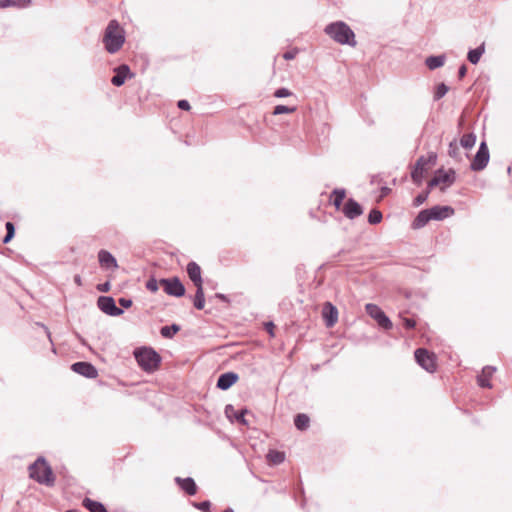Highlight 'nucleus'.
<instances>
[{
	"label": "nucleus",
	"mask_w": 512,
	"mask_h": 512,
	"mask_svg": "<svg viewBox=\"0 0 512 512\" xmlns=\"http://www.w3.org/2000/svg\"><path fill=\"white\" fill-rule=\"evenodd\" d=\"M102 42L110 54L118 52L125 43V31L117 20H110L105 28Z\"/></svg>",
	"instance_id": "f257e3e1"
},
{
	"label": "nucleus",
	"mask_w": 512,
	"mask_h": 512,
	"mask_svg": "<svg viewBox=\"0 0 512 512\" xmlns=\"http://www.w3.org/2000/svg\"><path fill=\"white\" fill-rule=\"evenodd\" d=\"M324 32L332 40L341 45H349L352 47L356 45L355 33L344 21H336L326 25Z\"/></svg>",
	"instance_id": "f03ea898"
},
{
	"label": "nucleus",
	"mask_w": 512,
	"mask_h": 512,
	"mask_svg": "<svg viewBox=\"0 0 512 512\" xmlns=\"http://www.w3.org/2000/svg\"><path fill=\"white\" fill-rule=\"evenodd\" d=\"M29 476L36 482L48 487L55 484V476L51 466L46 459L42 456L38 457L32 464L29 465Z\"/></svg>",
	"instance_id": "7ed1b4c3"
},
{
	"label": "nucleus",
	"mask_w": 512,
	"mask_h": 512,
	"mask_svg": "<svg viewBox=\"0 0 512 512\" xmlns=\"http://www.w3.org/2000/svg\"><path fill=\"white\" fill-rule=\"evenodd\" d=\"M134 357L141 369L147 373L156 371L162 360L160 354L151 347L135 349Z\"/></svg>",
	"instance_id": "20e7f679"
},
{
	"label": "nucleus",
	"mask_w": 512,
	"mask_h": 512,
	"mask_svg": "<svg viewBox=\"0 0 512 512\" xmlns=\"http://www.w3.org/2000/svg\"><path fill=\"white\" fill-rule=\"evenodd\" d=\"M437 160V155L434 152L428 154V156H420L411 170V179L417 186H421L423 178L427 172L428 165H434Z\"/></svg>",
	"instance_id": "39448f33"
},
{
	"label": "nucleus",
	"mask_w": 512,
	"mask_h": 512,
	"mask_svg": "<svg viewBox=\"0 0 512 512\" xmlns=\"http://www.w3.org/2000/svg\"><path fill=\"white\" fill-rule=\"evenodd\" d=\"M456 180V172L453 169L444 170L438 169L433 178L428 182L427 189L430 191L440 184H445L447 187L451 186Z\"/></svg>",
	"instance_id": "423d86ee"
},
{
	"label": "nucleus",
	"mask_w": 512,
	"mask_h": 512,
	"mask_svg": "<svg viewBox=\"0 0 512 512\" xmlns=\"http://www.w3.org/2000/svg\"><path fill=\"white\" fill-rule=\"evenodd\" d=\"M366 313L374 319L378 325L385 329L390 330L393 327L392 321L389 319V317L384 313V311L377 306L376 304L368 303L365 306Z\"/></svg>",
	"instance_id": "0eeeda50"
},
{
	"label": "nucleus",
	"mask_w": 512,
	"mask_h": 512,
	"mask_svg": "<svg viewBox=\"0 0 512 512\" xmlns=\"http://www.w3.org/2000/svg\"><path fill=\"white\" fill-rule=\"evenodd\" d=\"M166 294L174 297L185 295V286L178 277L162 278L159 281Z\"/></svg>",
	"instance_id": "6e6552de"
},
{
	"label": "nucleus",
	"mask_w": 512,
	"mask_h": 512,
	"mask_svg": "<svg viewBox=\"0 0 512 512\" xmlns=\"http://www.w3.org/2000/svg\"><path fill=\"white\" fill-rule=\"evenodd\" d=\"M416 362L427 372L433 373L436 370L435 356L425 348H418L414 352Z\"/></svg>",
	"instance_id": "1a4fd4ad"
},
{
	"label": "nucleus",
	"mask_w": 512,
	"mask_h": 512,
	"mask_svg": "<svg viewBox=\"0 0 512 512\" xmlns=\"http://www.w3.org/2000/svg\"><path fill=\"white\" fill-rule=\"evenodd\" d=\"M490 154L489 149L485 141H482L479 145L478 151L475 154L470 168L472 171L483 170L489 162Z\"/></svg>",
	"instance_id": "9d476101"
},
{
	"label": "nucleus",
	"mask_w": 512,
	"mask_h": 512,
	"mask_svg": "<svg viewBox=\"0 0 512 512\" xmlns=\"http://www.w3.org/2000/svg\"><path fill=\"white\" fill-rule=\"evenodd\" d=\"M98 308L109 316H120L124 313L123 309L116 306L115 300L111 296H100L97 299Z\"/></svg>",
	"instance_id": "9b49d317"
},
{
	"label": "nucleus",
	"mask_w": 512,
	"mask_h": 512,
	"mask_svg": "<svg viewBox=\"0 0 512 512\" xmlns=\"http://www.w3.org/2000/svg\"><path fill=\"white\" fill-rule=\"evenodd\" d=\"M71 370L88 379H94L98 376L97 368L90 362L79 361L71 365Z\"/></svg>",
	"instance_id": "f8f14e48"
},
{
	"label": "nucleus",
	"mask_w": 512,
	"mask_h": 512,
	"mask_svg": "<svg viewBox=\"0 0 512 512\" xmlns=\"http://www.w3.org/2000/svg\"><path fill=\"white\" fill-rule=\"evenodd\" d=\"M428 211L430 214V219L436 220V221L444 220V219L454 215V213H455L454 208L451 206H448V205H445V206L435 205L431 208H428Z\"/></svg>",
	"instance_id": "ddd939ff"
},
{
	"label": "nucleus",
	"mask_w": 512,
	"mask_h": 512,
	"mask_svg": "<svg viewBox=\"0 0 512 512\" xmlns=\"http://www.w3.org/2000/svg\"><path fill=\"white\" fill-rule=\"evenodd\" d=\"M342 212L348 219H355L358 216L362 215L363 208L362 206L353 198H349L342 209Z\"/></svg>",
	"instance_id": "4468645a"
},
{
	"label": "nucleus",
	"mask_w": 512,
	"mask_h": 512,
	"mask_svg": "<svg viewBox=\"0 0 512 512\" xmlns=\"http://www.w3.org/2000/svg\"><path fill=\"white\" fill-rule=\"evenodd\" d=\"M322 315L328 328L333 327L338 320V310L331 302L324 304Z\"/></svg>",
	"instance_id": "2eb2a0df"
},
{
	"label": "nucleus",
	"mask_w": 512,
	"mask_h": 512,
	"mask_svg": "<svg viewBox=\"0 0 512 512\" xmlns=\"http://www.w3.org/2000/svg\"><path fill=\"white\" fill-rule=\"evenodd\" d=\"M239 379V376L237 373L229 371L222 373L217 380L216 387L220 390H228L231 388Z\"/></svg>",
	"instance_id": "dca6fc26"
},
{
	"label": "nucleus",
	"mask_w": 512,
	"mask_h": 512,
	"mask_svg": "<svg viewBox=\"0 0 512 512\" xmlns=\"http://www.w3.org/2000/svg\"><path fill=\"white\" fill-rule=\"evenodd\" d=\"M248 413V410L242 409V410H235L233 405L228 404L225 407V415L228 419L231 421H236L242 425L248 426V421L245 418V415Z\"/></svg>",
	"instance_id": "f3484780"
},
{
	"label": "nucleus",
	"mask_w": 512,
	"mask_h": 512,
	"mask_svg": "<svg viewBox=\"0 0 512 512\" xmlns=\"http://www.w3.org/2000/svg\"><path fill=\"white\" fill-rule=\"evenodd\" d=\"M114 71L115 74L111 79V83L116 87L122 86L125 83L128 76H133V74L130 72L129 66L126 64L118 66L117 68H115Z\"/></svg>",
	"instance_id": "a211bd4d"
},
{
	"label": "nucleus",
	"mask_w": 512,
	"mask_h": 512,
	"mask_svg": "<svg viewBox=\"0 0 512 512\" xmlns=\"http://www.w3.org/2000/svg\"><path fill=\"white\" fill-rule=\"evenodd\" d=\"M187 274L190 278V280L193 282V284L197 287L198 285L203 286V280L201 276V268L200 266L194 262L191 261L187 264L186 267Z\"/></svg>",
	"instance_id": "6ab92c4d"
},
{
	"label": "nucleus",
	"mask_w": 512,
	"mask_h": 512,
	"mask_svg": "<svg viewBox=\"0 0 512 512\" xmlns=\"http://www.w3.org/2000/svg\"><path fill=\"white\" fill-rule=\"evenodd\" d=\"M98 260L100 265L105 269H116L118 263L116 258L107 250H100L98 252Z\"/></svg>",
	"instance_id": "aec40b11"
},
{
	"label": "nucleus",
	"mask_w": 512,
	"mask_h": 512,
	"mask_svg": "<svg viewBox=\"0 0 512 512\" xmlns=\"http://www.w3.org/2000/svg\"><path fill=\"white\" fill-rule=\"evenodd\" d=\"M496 371L494 366H485L480 375L477 376V383L482 388H491L490 378Z\"/></svg>",
	"instance_id": "412c9836"
},
{
	"label": "nucleus",
	"mask_w": 512,
	"mask_h": 512,
	"mask_svg": "<svg viewBox=\"0 0 512 512\" xmlns=\"http://www.w3.org/2000/svg\"><path fill=\"white\" fill-rule=\"evenodd\" d=\"M175 482L188 495L192 496V495L196 494L197 485L193 478H191V477H186V478L176 477Z\"/></svg>",
	"instance_id": "4be33fe9"
},
{
	"label": "nucleus",
	"mask_w": 512,
	"mask_h": 512,
	"mask_svg": "<svg viewBox=\"0 0 512 512\" xmlns=\"http://www.w3.org/2000/svg\"><path fill=\"white\" fill-rule=\"evenodd\" d=\"M431 221L428 209L421 210L412 222L413 229H421Z\"/></svg>",
	"instance_id": "5701e85b"
},
{
	"label": "nucleus",
	"mask_w": 512,
	"mask_h": 512,
	"mask_svg": "<svg viewBox=\"0 0 512 512\" xmlns=\"http://www.w3.org/2000/svg\"><path fill=\"white\" fill-rule=\"evenodd\" d=\"M445 61L446 56L444 54L431 55L425 59V64L430 70H435L442 67L445 64Z\"/></svg>",
	"instance_id": "b1692460"
},
{
	"label": "nucleus",
	"mask_w": 512,
	"mask_h": 512,
	"mask_svg": "<svg viewBox=\"0 0 512 512\" xmlns=\"http://www.w3.org/2000/svg\"><path fill=\"white\" fill-rule=\"evenodd\" d=\"M82 505L89 512H108L106 507L99 501L92 500L88 497H85L82 501Z\"/></svg>",
	"instance_id": "393cba45"
},
{
	"label": "nucleus",
	"mask_w": 512,
	"mask_h": 512,
	"mask_svg": "<svg viewBox=\"0 0 512 512\" xmlns=\"http://www.w3.org/2000/svg\"><path fill=\"white\" fill-rule=\"evenodd\" d=\"M485 52V46L484 43H482L480 46L476 47L475 49H470L467 54V59L471 64L476 65L479 61L481 56Z\"/></svg>",
	"instance_id": "a878e982"
},
{
	"label": "nucleus",
	"mask_w": 512,
	"mask_h": 512,
	"mask_svg": "<svg viewBox=\"0 0 512 512\" xmlns=\"http://www.w3.org/2000/svg\"><path fill=\"white\" fill-rule=\"evenodd\" d=\"M345 195H346L345 189L336 188L332 191L330 199L337 210L340 209V207L342 206Z\"/></svg>",
	"instance_id": "bb28decb"
},
{
	"label": "nucleus",
	"mask_w": 512,
	"mask_h": 512,
	"mask_svg": "<svg viewBox=\"0 0 512 512\" xmlns=\"http://www.w3.org/2000/svg\"><path fill=\"white\" fill-rule=\"evenodd\" d=\"M193 304H194V307L197 310L204 309V307H205V295H204L203 286L198 285L196 287V293H195V296H194Z\"/></svg>",
	"instance_id": "cd10ccee"
},
{
	"label": "nucleus",
	"mask_w": 512,
	"mask_h": 512,
	"mask_svg": "<svg viewBox=\"0 0 512 512\" xmlns=\"http://www.w3.org/2000/svg\"><path fill=\"white\" fill-rule=\"evenodd\" d=\"M309 423L310 418L307 414L299 413L294 418V425L300 431L306 430L309 427Z\"/></svg>",
	"instance_id": "c85d7f7f"
},
{
	"label": "nucleus",
	"mask_w": 512,
	"mask_h": 512,
	"mask_svg": "<svg viewBox=\"0 0 512 512\" xmlns=\"http://www.w3.org/2000/svg\"><path fill=\"white\" fill-rule=\"evenodd\" d=\"M31 3V0H0V8L8 7H27Z\"/></svg>",
	"instance_id": "c756f323"
},
{
	"label": "nucleus",
	"mask_w": 512,
	"mask_h": 512,
	"mask_svg": "<svg viewBox=\"0 0 512 512\" xmlns=\"http://www.w3.org/2000/svg\"><path fill=\"white\" fill-rule=\"evenodd\" d=\"M266 457L267 460L274 465H279L285 460V454L278 450H269Z\"/></svg>",
	"instance_id": "7c9ffc66"
},
{
	"label": "nucleus",
	"mask_w": 512,
	"mask_h": 512,
	"mask_svg": "<svg viewBox=\"0 0 512 512\" xmlns=\"http://www.w3.org/2000/svg\"><path fill=\"white\" fill-rule=\"evenodd\" d=\"M179 331L180 326L178 324H172L161 327L160 334L162 337L170 339Z\"/></svg>",
	"instance_id": "2f4dec72"
},
{
	"label": "nucleus",
	"mask_w": 512,
	"mask_h": 512,
	"mask_svg": "<svg viewBox=\"0 0 512 512\" xmlns=\"http://www.w3.org/2000/svg\"><path fill=\"white\" fill-rule=\"evenodd\" d=\"M476 143V135L474 133L464 134L460 139V145L465 149H471Z\"/></svg>",
	"instance_id": "473e14b6"
},
{
	"label": "nucleus",
	"mask_w": 512,
	"mask_h": 512,
	"mask_svg": "<svg viewBox=\"0 0 512 512\" xmlns=\"http://www.w3.org/2000/svg\"><path fill=\"white\" fill-rule=\"evenodd\" d=\"M5 228H6V235L4 236V238L2 239V242L4 244H7L9 243L15 236V226L12 222L8 221L6 222L5 224Z\"/></svg>",
	"instance_id": "72a5a7b5"
},
{
	"label": "nucleus",
	"mask_w": 512,
	"mask_h": 512,
	"mask_svg": "<svg viewBox=\"0 0 512 512\" xmlns=\"http://www.w3.org/2000/svg\"><path fill=\"white\" fill-rule=\"evenodd\" d=\"M382 220V213L378 209H372L368 214V222L371 225H376Z\"/></svg>",
	"instance_id": "f704fd0d"
},
{
	"label": "nucleus",
	"mask_w": 512,
	"mask_h": 512,
	"mask_svg": "<svg viewBox=\"0 0 512 512\" xmlns=\"http://www.w3.org/2000/svg\"><path fill=\"white\" fill-rule=\"evenodd\" d=\"M448 155L454 159H458V160L461 159L460 149L456 143V140H453L450 142L449 147H448Z\"/></svg>",
	"instance_id": "c9c22d12"
},
{
	"label": "nucleus",
	"mask_w": 512,
	"mask_h": 512,
	"mask_svg": "<svg viewBox=\"0 0 512 512\" xmlns=\"http://www.w3.org/2000/svg\"><path fill=\"white\" fill-rule=\"evenodd\" d=\"M430 190L426 188L425 191H422L421 193H419L413 200V205L415 207H418L420 205H422L423 203L426 202V200L428 199L429 197V194H430Z\"/></svg>",
	"instance_id": "e433bc0d"
},
{
	"label": "nucleus",
	"mask_w": 512,
	"mask_h": 512,
	"mask_svg": "<svg viewBox=\"0 0 512 512\" xmlns=\"http://www.w3.org/2000/svg\"><path fill=\"white\" fill-rule=\"evenodd\" d=\"M448 90L449 88L445 83L438 84L434 93V100H439L444 97Z\"/></svg>",
	"instance_id": "4c0bfd02"
},
{
	"label": "nucleus",
	"mask_w": 512,
	"mask_h": 512,
	"mask_svg": "<svg viewBox=\"0 0 512 512\" xmlns=\"http://www.w3.org/2000/svg\"><path fill=\"white\" fill-rule=\"evenodd\" d=\"M296 111V107H289L285 105H277L274 107L273 114L274 115H280V114H288L293 113Z\"/></svg>",
	"instance_id": "58836bf2"
},
{
	"label": "nucleus",
	"mask_w": 512,
	"mask_h": 512,
	"mask_svg": "<svg viewBox=\"0 0 512 512\" xmlns=\"http://www.w3.org/2000/svg\"><path fill=\"white\" fill-rule=\"evenodd\" d=\"M192 505L202 512H211V502L208 500L202 502H193Z\"/></svg>",
	"instance_id": "ea45409f"
},
{
	"label": "nucleus",
	"mask_w": 512,
	"mask_h": 512,
	"mask_svg": "<svg viewBox=\"0 0 512 512\" xmlns=\"http://www.w3.org/2000/svg\"><path fill=\"white\" fill-rule=\"evenodd\" d=\"M158 284H160L155 277H150L146 282V289L150 292L158 291Z\"/></svg>",
	"instance_id": "a19ab883"
},
{
	"label": "nucleus",
	"mask_w": 512,
	"mask_h": 512,
	"mask_svg": "<svg viewBox=\"0 0 512 512\" xmlns=\"http://www.w3.org/2000/svg\"><path fill=\"white\" fill-rule=\"evenodd\" d=\"M291 94V91L285 87L279 88L274 92V96L277 98H285L290 96Z\"/></svg>",
	"instance_id": "79ce46f5"
},
{
	"label": "nucleus",
	"mask_w": 512,
	"mask_h": 512,
	"mask_svg": "<svg viewBox=\"0 0 512 512\" xmlns=\"http://www.w3.org/2000/svg\"><path fill=\"white\" fill-rule=\"evenodd\" d=\"M403 325L407 329H413L416 326V321L412 318H403Z\"/></svg>",
	"instance_id": "37998d69"
},
{
	"label": "nucleus",
	"mask_w": 512,
	"mask_h": 512,
	"mask_svg": "<svg viewBox=\"0 0 512 512\" xmlns=\"http://www.w3.org/2000/svg\"><path fill=\"white\" fill-rule=\"evenodd\" d=\"M118 301H119V304H120L123 308H126V309H127V308H130V307L132 306V304H133V301H132V299H130V298H124V297H122V298H120Z\"/></svg>",
	"instance_id": "c03bdc74"
},
{
	"label": "nucleus",
	"mask_w": 512,
	"mask_h": 512,
	"mask_svg": "<svg viewBox=\"0 0 512 512\" xmlns=\"http://www.w3.org/2000/svg\"><path fill=\"white\" fill-rule=\"evenodd\" d=\"M177 106L179 109L186 111H188L191 108L190 103L185 99L179 100Z\"/></svg>",
	"instance_id": "a18cd8bd"
},
{
	"label": "nucleus",
	"mask_w": 512,
	"mask_h": 512,
	"mask_svg": "<svg viewBox=\"0 0 512 512\" xmlns=\"http://www.w3.org/2000/svg\"><path fill=\"white\" fill-rule=\"evenodd\" d=\"M97 290L100 292H108L110 290V283L105 282L97 285Z\"/></svg>",
	"instance_id": "49530a36"
},
{
	"label": "nucleus",
	"mask_w": 512,
	"mask_h": 512,
	"mask_svg": "<svg viewBox=\"0 0 512 512\" xmlns=\"http://www.w3.org/2000/svg\"><path fill=\"white\" fill-rule=\"evenodd\" d=\"M274 327H275V325H274V323H273V322H271V321H269V322H266V323H265V329H266V331H267L271 336H274V332H273Z\"/></svg>",
	"instance_id": "de8ad7c7"
},
{
	"label": "nucleus",
	"mask_w": 512,
	"mask_h": 512,
	"mask_svg": "<svg viewBox=\"0 0 512 512\" xmlns=\"http://www.w3.org/2000/svg\"><path fill=\"white\" fill-rule=\"evenodd\" d=\"M467 73V67L465 64H462L460 67H459V70H458V77L460 79L464 78L465 75Z\"/></svg>",
	"instance_id": "09e8293b"
},
{
	"label": "nucleus",
	"mask_w": 512,
	"mask_h": 512,
	"mask_svg": "<svg viewBox=\"0 0 512 512\" xmlns=\"http://www.w3.org/2000/svg\"><path fill=\"white\" fill-rule=\"evenodd\" d=\"M296 51H286L284 54H283V58L285 60H292L295 58L296 56Z\"/></svg>",
	"instance_id": "8fccbe9b"
},
{
	"label": "nucleus",
	"mask_w": 512,
	"mask_h": 512,
	"mask_svg": "<svg viewBox=\"0 0 512 512\" xmlns=\"http://www.w3.org/2000/svg\"><path fill=\"white\" fill-rule=\"evenodd\" d=\"M215 297H216V298H218V299H220V300H221V301H223V302H227V303L229 302V298H228V296H227V295H225V294H222V293H216V294H215Z\"/></svg>",
	"instance_id": "3c124183"
},
{
	"label": "nucleus",
	"mask_w": 512,
	"mask_h": 512,
	"mask_svg": "<svg viewBox=\"0 0 512 512\" xmlns=\"http://www.w3.org/2000/svg\"><path fill=\"white\" fill-rule=\"evenodd\" d=\"M37 324L40 325L45 330L48 338L51 340V335H50L49 329L44 324H40V323H37Z\"/></svg>",
	"instance_id": "603ef678"
},
{
	"label": "nucleus",
	"mask_w": 512,
	"mask_h": 512,
	"mask_svg": "<svg viewBox=\"0 0 512 512\" xmlns=\"http://www.w3.org/2000/svg\"><path fill=\"white\" fill-rule=\"evenodd\" d=\"M74 281H75L76 284L81 285V277L79 275H76L74 277Z\"/></svg>",
	"instance_id": "864d4df0"
},
{
	"label": "nucleus",
	"mask_w": 512,
	"mask_h": 512,
	"mask_svg": "<svg viewBox=\"0 0 512 512\" xmlns=\"http://www.w3.org/2000/svg\"><path fill=\"white\" fill-rule=\"evenodd\" d=\"M223 512H234V510L232 508L228 507Z\"/></svg>",
	"instance_id": "5fc2aeb1"
},
{
	"label": "nucleus",
	"mask_w": 512,
	"mask_h": 512,
	"mask_svg": "<svg viewBox=\"0 0 512 512\" xmlns=\"http://www.w3.org/2000/svg\"><path fill=\"white\" fill-rule=\"evenodd\" d=\"M389 191H390V189H389V188H383V192H384V194H386V193H387V192H389Z\"/></svg>",
	"instance_id": "6e6d98bb"
}]
</instances>
